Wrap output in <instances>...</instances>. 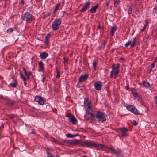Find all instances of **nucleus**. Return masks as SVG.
<instances>
[{"label":"nucleus","mask_w":157,"mask_h":157,"mask_svg":"<svg viewBox=\"0 0 157 157\" xmlns=\"http://www.w3.org/2000/svg\"><path fill=\"white\" fill-rule=\"evenodd\" d=\"M120 64L119 63H117L116 65L114 63L113 64L110 76L111 78H113V75H114V78H116L120 71Z\"/></svg>","instance_id":"obj_1"},{"label":"nucleus","mask_w":157,"mask_h":157,"mask_svg":"<svg viewBox=\"0 0 157 157\" xmlns=\"http://www.w3.org/2000/svg\"><path fill=\"white\" fill-rule=\"evenodd\" d=\"M80 145L83 147L86 146L87 147H89L90 146L98 147L101 148H103L104 147H105V146L102 144H96L94 142L91 141L84 142H82Z\"/></svg>","instance_id":"obj_2"},{"label":"nucleus","mask_w":157,"mask_h":157,"mask_svg":"<svg viewBox=\"0 0 157 157\" xmlns=\"http://www.w3.org/2000/svg\"><path fill=\"white\" fill-rule=\"evenodd\" d=\"M96 118L98 121L99 123H102L106 120L105 114L99 111L97 112Z\"/></svg>","instance_id":"obj_3"},{"label":"nucleus","mask_w":157,"mask_h":157,"mask_svg":"<svg viewBox=\"0 0 157 157\" xmlns=\"http://www.w3.org/2000/svg\"><path fill=\"white\" fill-rule=\"evenodd\" d=\"M21 17L24 21L28 23H30L33 18L32 15L28 12H25Z\"/></svg>","instance_id":"obj_4"},{"label":"nucleus","mask_w":157,"mask_h":157,"mask_svg":"<svg viewBox=\"0 0 157 157\" xmlns=\"http://www.w3.org/2000/svg\"><path fill=\"white\" fill-rule=\"evenodd\" d=\"M61 24V20L59 18L55 20L52 23L51 27L53 31L57 30Z\"/></svg>","instance_id":"obj_5"},{"label":"nucleus","mask_w":157,"mask_h":157,"mask_svg":"<svg viewBox=\"0 0 157 157\" xmlns=\"http://www.w3.org/2000/svg\"><path fill=\"white\" fill-rule=\"evenodd\" d=\"M86 100L88 101L86 105V106L87 107V108L86 109V112L89 114V117L87 119V120H88L89 118L93 117L94 115L92 113V110L90 101H88V99L85 98V100L86 101Z\"/></svg>","instance_id":"obj_6"},{"label":"nucleus","mask_w":157,"mask_h":157,"mask_svg":"<svg viewBox=\"0 0 157 157\" xmlns=\"http://www.w3.org/2000/svg\"><path fill=\"white\" fill-rule=\"evenodd\" d=\"M126 109L128 110L136 115H138L139 114V111L134 105H128L127 106Z\"/></svg>","instance_id":"obj_7"},{"label":"nucleus","mask_w":157,"mask_h":157,"mask_svg":"<svg viewBox=\"0 0 157 157\" xmlns=\"http://www.w3.org/2000/svg\"><path fill=\"white\" fill-rule=\"evenodd\" d=\"M35 100L39 105H42L44 104L45 100L40 96H36L35 98Z\"/></svg>","instance_id":"obj_8"},{"label":"nucleus","mask_w":157,"mask_h":157,"mask_svg":"<svg viewBox=\"0 0 157 157\" xmlns=\"http://www.w3.org/2000/svg\"><path fill=\"white\" fill-rule=\"evenodd\" d=\"M118 130L119 132L121 133L122 137H126L128 136V130L125 127H124L122 128H120Z\"/></svg>","instance_id":"obj_9"},{"label":"nucleus","mask_w":157,"mask_h":157,"mask_svg":"<svg viewBox=\"0 0 157 157\" xmlns=\"http://www.w3.org/2000/svg\"><path fill=\"white\" fill-rule=\"evenodd\" d=\"M94 88L98 90H101L102 86V83L99 81L96 82L94 84Z\"/></svg>","instance_id":"obj_10"},{"label":"nucleus","mask_w":157,"mask_h":157,"mask_svg":"<svg viewBox=\"0 0 157 157\" xmlns=\"http://www.w3.org/2000/svg\"><path fill=\"white\" fill-rule=\"evenodd\" d=\"M88 78V75L87 74H83L79 78L78 82H82Z\"/></svg>","instance_id":"obj_11"},{"label":"nucleus","mask_w":157,"mask_h":157,"mask_svg":"<svg viewBox=\"0 0 157 157\" xmlns=\"http://www.w3.org/2000/svg\"><path fill=\"white\" fill-rule=\"evenodd\" d=\"M68 119L73 124H75L77 123V121L76 119L73 115H68L67 116Z\"/></svg>","instance_id":"obj_12"},{"label":"nucleus","mask_w":157,"mask_h":157,"mask_svg":"<svg viewBox=\"0 0 157 157\" xmlns=\"http://www.w3.org/2000/svg\"><path fill=\"white\" fill-rule=\"evenodd\" d=\"M90 3L89 2H86L80 10V12H84L86 11L89 8Z\"/></svg>","instance_id":"obj_13"},{"label":"nucleus","mask_w":157,"mask_h":157,"mask_svg":"<svg viewBox=\"0 0 157 157\" xmlns=\"http://www.w3.org/2000/svg\"><path fill=\"white\" fill-rule=\"evenodd\" d=\"M82 141L78 140H70L69 144L80 145Z\"/></svg>","instance_id":"obj_14"},{"label":"nucleus","mask_w":157,"mask_h":157,"mask_svg":"<svg viewBox=\"0 0 157 157\" xmlns=\"http://www.w3.org/2000/svg\"><path fill=\"white\" fill-rule=\"evenodd\" d=\"M48 54L45 52H41L40 53V57L42 59H44L48 56Z\"/></svg>","instance_id":"obj_15"},{"label":"nucleus","mask_w":157,"mask_h":157,"mask_svg":"<svg viewBox=\"0 0 157 157\" xmlns=\"http://www.w3.org/2000/svg\"><path fill=\"white\" fill-rule=\"evenodd\" d=\"M103 147L107 148L109 149L112 152H113L115 155L117 156H119L120 154V153L119 152L117 151L116 149H114V148H113L111 147H107L105 146V147Z\"/></svg>","instance_id":"obj_16"},{"label":"nucleus","mask_w":157,"mask_h":157,"mask_svg":"<svg viewBox=\"0 0 157 157\" xmlns=\"http://www.w3.org/2000/svg\"><path fill=\"white\" fill-rule=\"evenodd\" d=\"M23 69L24 71V73L25 75L27 77V78L29 79V76L32 74V72L31 71H30L29 72L26 71V69L24 68H23Z\"/></svg>","instance_id":"obj_17"},{"label":"nucleus","mask_w":157,"mask_h":157,"mask_svg":"<svg viewBox=\"0 0 157 157\" xmlns=\"http://www.w3.org/2000/svg\"><path fill=\"white\" fill-rule=\"evenodd\" d=\"M98 4H96L95 6H93L90 9V12L91 13H94L96 11V10L98 8Z\"/></svg>","instance_id":"obj_18"},{"label":"nucleus","mask_w":157,"mask_h":157,"mask_svg":"<svg viewBox=\"0 0 157 157\" xmlns=\"http://www.w3.org/2000/svg\"><path fill=\"white\" fill-rule=\"evenodd\" d=\"M117 29V27L116 26H114L111 28L110 30L111 36H113L114 35L115 32L116 30Z\"/></svg>","instance_id":"obj_19"},{"label":"nucleus","mask_w":157,"mask_h":157,"mask_svg":"<svg viewBox=\"0 0 157 157\" xmlns=\"http://www.w3.org/2000/svg\"><path fill=\"white\" fill-rule=\"evenodd\" d=\"M38 67L40 71H42L43 70L44 67L43 66V63L42 61H40L38 62Z\"/></svg>","instance_id":"obj_20"},{"label":"nucleus","mask_w":157,"mask_h":157,"mask_svg":"<svg viewBox=\"0 0 157 157\" xmlns=\"http://www.w3.org/2000/svg\"><path fill=\"white\" fill-rule=\"evenodd\" d=\"M61 4L60 3H58L57 4L56 6V7L53 11V13H55L57 11L59 10V8Z\"/></svg>","instance_id":"obj_21"},{"label":"nucleus","mask_w":157,"mask_h":157,"mask_svg":"<svg viewBox=\"0 0 157 157\" xmlns=\"http://www.w3.org/2000/svg\"><path fill=\"white\" fill-rule=\"evenodd\" d=\"M142 84L143 86L146 88H149L150 86V84L147 81H143Z\"/></svg>","instance_id":"obj_22"},{"label":"nucleus","mask_w":157,"mask_h":157,"mask_svg":"<svg viewBox=\"0 0 157 157\" xmlns=\"http://www.w3.org/2000/svg\"><path fill=\"white\" fill-rule=\"evenodd\" d=\"M137 42V39L136 37L134 38L132 41V42L131 45V48H133L134 47Z\"/></svg>","instance_id":"obj_23"},{"label":"nucleus","mask_w":157,"mask_h":157,"mask_svg":"<svg viewBox=\"0 0 157 157\" xmlns=\"http://www.w3.org/2000/svg\"><path fill=\"white\" fill-rule=\"evenodd\" d=\"M14 29H16L15 28H10L7 30L6 32L8 33L11 34L14 31Z\"/></svg>","instance_id":"obj_24"},{"label":"nucleus","mask_w":157,"mask_h":157,"mask_svg":"<svg viewBox=\"0 0 157 157\" xmlns=\"http://www.w3.org/2000/svg\"><path fill=\"white\" fill-rule=\"evenodd\" d=\"M17 84V81L16 80H14V83H10V85L13 87H16Z\"/></svg>","instance_id":"obj_25"},{"label":"nucleus","mask_w":157,"mask_h":157,"mask_svg":"<svg viewBox=\"0 0 157 157\" xmlns=\"http://www.w3.org/2000/svg\"><path fill=\"white\" fill-rule=\"evenodd\" d=\"M97 64V63L96 62V61L95 60H94L93 61V67L94 69L95 70L96 67V65Z\"/></svg>","instance_id":"obj_26"},{"label":"nucleus","mask_w":157,"mask_h":157,"mask_svg":"<svg viewBox=\"0 0 157 157\" xmlns=\"http://www.w3.org/2000/svg\"><path fill=\"white\" fill-rule=\"evenodd\" d=\"M133 96L135 97H137L138 95V93L135 90L132 91Z\"/></svg>","instance_id":"obj_27"},{"label":"nucleus","mask_w":157,"mask_h":157,"mask_svg":"<svg viewBox=\"0 0 157 157\" xmlns=\"http://www.w3.org/2000/svg\"><path fill=\"white\" fill-rule=\"evenodd\" d=\"M19 74L20 75V77L21 78H22L23 79H25V77L24 76V74L23 73H22L21 71H20L19 72Z\"/></svg>","instance_id":"obj_28"},{"label":"nucleus","mask_w":157,"mask_h":157,"mask_svg":"<svg viewBox=\"0 0 157 157\" xmlns=\"http://www.w3.org/2000/svg\"><path fill=\"white\" fill-rule=\"evenodd\" d=\"M157 61V58H156L155 60L153 61L151 65V68H153L154 67L155 63Z\"/></svg>","instance_id":"obj_29"},{"label":"nucleus","mask_w":157,"mask_h":157,"mask_svg":"<svg viewBox=\"0 0 157 157\" xmlns=\"http://www.w3.org/2000/svg\"><path fill=\"white\" fill-rule=\"evenodd\" d=\"M132 40H129L125 44V46L127 47L131 43Z\"/></svg>","instance_id":"obj_30"},{"label":"nucleus","mask_w":157,"mask_h":157,"mask_svg":"<svg viewBox=\"0 0 157 157\" xmlns=\"http://www.w3.org/2000/svg\"><path fill=\"white\" fill-rule=\"evenodd\" d=\"M114 6H117L119 4L120 0H114Z\"/></svg>","instance_id":"obj_31"},{"label":"nucleus","mask_w":157,"mask_h":157,"mask_svg":"<svg viewBox=\"0 0 157 157\" xmlns=\"http://www.w3.org/2000/svg\"><path fill=\"white\" fill-rule=\"evenodd\" d=\"M132 7H130L128 10V14H131L132 13Z\"/></svg>","instance_id":"obj_32"},{"label":"nucleus","mask_w":157,"mask_h":157,"mask_svg":"<svg viewBox=\"0 0 157 157\" xmlns=\"http://www.w3.org/2000/svg\"><path fill=\"white\" fill-rule=\"evenodd\" d=\"M66 136L67 137L72 138L73 137V134H71L70 133H68L66 135Z\"/></svg>","instance_id":"obj_33"},{"label":"nucleus","mask_w":157,"mask_h":157,"mask_svg":"<svg viewBox=\"0 0 157 157\" xmlns=\"http://www.w3.org/2000/svg\"><path fill=\"white\" fill-rule=\"evenodd\" d=\"M51 34L50 33L48 34L45 37V39L49 40V39L50 37Z\"/></svg>","instance_id":"obj_34"},{"label":"nucleus","mask_w":157,"mask_h":157,"mask_svg":"<svg viewBox=\"0 0 157 157\" xmlns=\"http://www.w3.org/2000/svg\"><path fill=\"white\" fill-rule=\"evenodd\" d=\"M47 157H53V155L52 154L47 152Z\"/></svg>","instance_id":"obj_35"},{"label":"nucleus","mask_w":157,"mask_h":157,"mask_svg":"<svg viewBox=\"0 0 157 157\" xmlns=\"http://www.w3.org/2000/svg\"><path fill=\"white\" fill-rule=\"evenodd\" d=\"M132 124H133V125H134L135 126H136V125H137L138 123H137V122L136 120H133Z\"/></svg>","instance_id":"obj_36"},{"label":"nucleus","mask_w":157,"mask_h":157,"mask_svg":"<svg viewBox=\"0 0 157 157\" xmlns=\"http://www.w3.org/2000/svg\"><path fill=\"white\" fill-rule=\"evenodd\" d=\"M60 75L59 72V71H58L57 73V75L56 76V77L57 78H59L60 77Z\"/></svg>","instance_id":"obj_37"},{"label":"nucleus","mask_w":157,"mask_h":157,"mask_svg":"<svg viewBox=\"0 0 157 157\" xmlns=\"http://www.w3.org/2000/svg\"><path fill=\"white\" fill-rule=\"evenodd\" d=\"M148 20H146V23L145 24L144 26L146 28L148 25Z\"/></svg>","instance_id":"obj_38"},{"label":"nucleus","mask_w":157,"mask_h":157,"mask_svg":"<svg viewBox=\"0 0 157 157\" xmlns=\"http://www.w3.org/2000/svg\"><path fill=\"white\" fill-rule=\"evenodd\" d=\"M148 20H146V23L145 24L144 26L146 28L148 25Z\"/></svg>","instance_id":"obj_39"},{"label":"nucleus","mask_w":157,"mask_h":157,"mask_svg":"<svg viewBox=\"0 0 157 157\" xmlns=\"http://www.w3.org/2000/svg\"><path fill=\"white\" fill-rule=\"evenodd\" d=\"M63 59L64 60V63H65L66 62H67L68 58H66L65 57H63Z\"/></svg>","instance_id":"obj_40"},{"label":"nucleus","mask_w":157,"mask_h":157,"mask_svg":"<svg viewBox=\"0 0 157 157\" xmlns=\"http://www.w3.org/2000/svg\"><path fill=\"white\" fill-rule=\"evenodd\" d=\"M153 12L154 13H156L157 14V7H155L154 8Z\"/></svg>","instance_id":"obj_41"},{"label":"nucleus","mask_w":157,"mask_h":157,"mask_svg":"<svg viewBox=\"0 0 157 157\" xmlns=\"http://www.w3.org/2000/svg\"><path fill=\"white\" fill-rule=\"evenodd\" d=\"M45 43L46 45H48L49 43V40L45 39Z\"/></svg>","instance_id":"obj_42"},{"label":"nucleus","mask_w":157,"mask_h":157,"mask_svg":"<svg viewBox=\"0 0 157 157\" xmlns=\"http://www.w3.org/2000/svg\"><path fill=\"white\" fill-rule=\"evenodd\" d=\"M146 28L145 27H143L142 28V29H141L140 31L141 32H142L144 31L146 29Z\"/></svg>","instance_id":"obj_43"},{"label":"nucleus","mask_w":157,"mask_h":157,"mask_svg":"<svg viewBox=\"0 0 157 157\" xmlns=\"http://www.w3.org/2000/svg\"><path fill=\"white\" fill-rule=\"evenodd\" d=\"M24 81V84L25 86L27 84V83L26 82V79H25L23 80Z\"/></svg>","instance_id":"obj_44"},{"label":"nucleus","mask_w":157,"mask_h":157,"mask_svg":"<svg viewBox=\"0 0 157 157\" xmlns=\"http://www.w3.org/2000/svg\"><path fill=\"white\" fill-rule=\"evenodd\" d=\"M79 134L78 133H77L75 134H73V136L74 137H75L77 136H78L79 135Z\"/></svg>","instance_id":"obj_45"},{"label":"nucleus","mask_w":157,"mask_h":157,"mask_svg":"<svg viewBox=\"0 0 157 157\" xmlns=\"http://www.w3.org/2000/svg\"><path fill=\"white\" fill-rule=\"evenodd\" d=\"M105 45H102V46H101L99 48L100 49H104V47H105Z\"/></svg>","instance_id":"obj_46"},{"label":"nucleus","mask_w":157,"mask_h":157,"mask_svg":"<svg viewBox=\"0 0 157 157\" xmlns=\"http://www.w3.org/2000/svg\"><path fill=\"white\" fill-rule=\"evenodd\" d=\"M45 80V77H43L42 78V82L43 83H44Z\"/></svg>","instance_id":"obj_47"},{"label":"nucleus","mask_w":157,"mask_h":157,"mask_svg":"<svg viewBox=\"0 0 157 157\" xmlns=\"http://www.w3.org/2000/svg\"><path fill=\"white\" fill-rule=\"evenodd\" d=\"M20 4H22V5L24 4V1L23 0H22L21 2L20 3Z\"/></svg>","instance_id":"obj_48"},{"label":"nucleus","mask_w":157,"mask_h":157,"mask_svg":"<svg viewBox=\"0 0 157 157\" xmlns=\"http://www.w3.org/2000/svg\"><path fill=\"white\" fill-rule=\"evenodd\" d=\"M155 102L157 105V95L156 96L155 98Z\"/></svg>","instance_id":"obj_49"},{"label":"nucleus","mask_w":157,"mask_h":157,"mask_svg":"<svg viewBox=\"0 0 157 157\" xmlns=\"http://www.w3.org/2000/svg\"><path fill=\"white\" fill-rule=\"evenodd\" d=\"M125 88L127 90H128L129 89V86H125Z\"/></svg>","instance_id":"obj_50"},{"label":"nucleus","mask_w":157,"mask_h":157,"mask_svg":"<svg viewBox=\"0 0 157 157\" xmlns=\"http://www.w3.org/2000/svg\"><path fill=\"white\" fill-rule=\"evenodd\" d=\"M9 117L11 119H12L13 118V117L12 115H10L9 116Z\"/></svg>","instance_id":"obj_51"},{"label":"nucleus","mask_w":157,"mask_h":157,"mask_svg":"<svg viewBox=\"0 0 157 157\" xmlns=\"http://www.w3.org/2000/svg\"><path fill=\"white\" fill-rule=\"evenodd\" d=\"M70 140H66V143L69 144Z\"/></svg>","instance_id":"obj_52"},{"label":"nucleus","mask_w":157,"mask_h":157,"mask_svg":"<svg viewBox=\"0 0 157 157\" xmlns=\"http://www.w3.org/2000/svg\"><path fill=\"white\" fill-rule=\"evenodd\" d=\"M51 14L50 13H48L46 15V16H48L50 15Z\"/></svg>","instance_id":"obj_53"},{"label":"nucleus","mask_w":157,"mask_h":157,"mask_svg":"<svg viewBox=\"0 0 157 157\" xmlns=\"http://www.w3.org/2000/svg\"><path fill=\"white\" fill-rule=\"evenodd\" d=\"M105 41L104 42H103L102 43V45H105Z\"/></svg>","instance_id":"obj_54"},{"label":"nucleus","mask_w":157,"mask_h":157,"mask_svg":"<svg viewBox=\"0 0 157 157\" xmlns=\"http://www.w3.org/2000/svg\"><path fill=\"white\" fill-rule=\"evenodd\" d=\"M105 41L104 42H103L102 43V45H105Z\"/></svg>","instance_id":"obj_55"},{"label":"nucleus","mask_w":157,"mask_h":157,"mask_svg":"<svg viewBox=\"0 0 157 157\" xmlns=\"http://www.w3.org/2000/svg\"><path fill=\"white\" fill-rule=\"evenodd\" d=\"M47 17V16H46V15H45L43 17V19H44L45 18V17Z\"/></svg>","instance_id":"obj_56"},{"label":"nucleus","mask_w":157,"mask_h":157,"mask_svg":"<svg viewBox=\"0 0 157 157\" xmlns=\"http://www.w3.org/2000/svg\"><path fill=\"white\" fill-rule=\"evenodd\" d=\"M63 142L66 143V140H63Z\"/></svg>","instance_id":"obj_57"},{"label":"nucleus","mask_w":157,"mask_h":157,"mask_svg":"<svg viewBox=\"0 0 157 157\" xmlns=\"http://www.w3.org/2000/svg\"><path fill=\"white\" fill-rule=\"evenodd\" d=\"M123 59H124V58L122 57H121L120 59V60H123Z\"/></svg>","instance_id":"obj_58"},{"label":"nucleus","mask_w":157,"mask_h":157,"mask_svg":"<svg viewBox=\"0 0 157 157\" xmlns=\"http://www.w3.org/2000/svg\"><path fill=\"white\" fill-rule=\"evenodd\" d=\"M152 68H151H151H150V71H152Z\"/></svg>","instance_id":"obj_59"},{"label":"nucleus","mask_w":157,"mask_h":157,"mask_svg":"<svg viewBox=\"0 0 157 157\" xmlns=\"http://www.w3.org/2000/svg\"><path fill=\"white\" fill-rule=\"evenodd\" d=\"M33 133V134H34L35 133H34V131H33L32 132Z\"/></svg>","instance_id":"obj_60"},{"label":"nucleus","mask_w":157,"mask_h":157,"mask_svg":"<svg viewBox=\"0 0 157 157\" xmlns=\"http://www.w3.org/2000/svg\"><path fill=\"white\" fill-rule=\"evenodd\" d=\"M106 4H107V5H109L108 3H107Z\"/></svg>","instance_id":"obj_61"}]
</instances>
